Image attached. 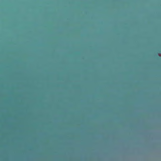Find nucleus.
Masks as SVG:
<instances>
[{
    "mask_svg": "<svg viewBox=\"0 0 161 161\" xmlns=\"http://www.w3.org/2000/svg\"><path fill=\"white\" fill-rule=\"evenodd\" d=\"M74 30V31H75V30Z\"/></svg>",
    "mask_w": 161,
    "mask_h": 161,
    "instance_id": "nucleus-2",
    "label": "nucleus"
},
{
    "mask_svg": "<svg viewBox=\"0 0 161 161\" xmlns=\"http://www.w3.org/2000/svg\"><path fill=\"white\" fill-rule=\"evenodd\" d=\"M115 30V31H116L117 30Z\"/></svg>",
    "mask_w": 161,
    "mask_h": 161,
    "instance_id": "nucleus-3",
    "label": "nucleus"
},
{
    "mask_svg": "<svg viewBox=\"0 0 161 161\" xmlns=\"http://www.w3.org/2000/svg\"><path fill=\"white\" fill-rule=\"evenodd\" d=\"M48 30V31H49L50 30Z\"/></svg>",
    "mask_w": 161,
    "mask_h": 161,
    "instance_id": "nucleus-1",
    "label": "nucleus"
}]
</instances>
